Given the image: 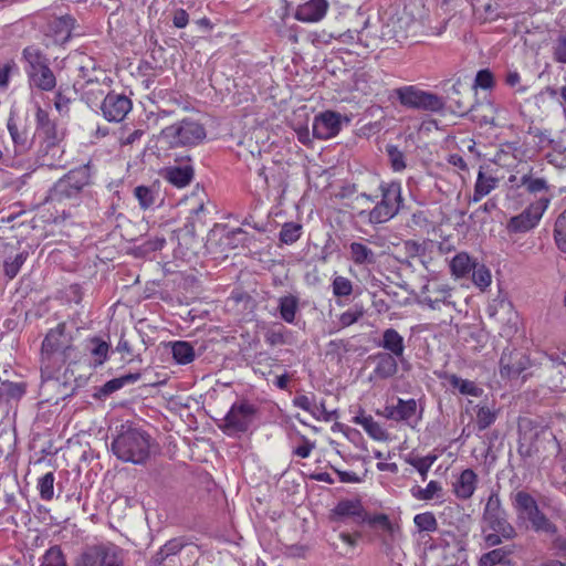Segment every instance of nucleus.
<instances>
[{
	"label": "nucleus",
	"instance_id": "1",
	"mask_svg": "<svg viewBox=\"0 0 566 566\" xmlns=\"http://www.w3.org/2000/svg\"><path fill=\"white\" fill-rule=\"evenodd\" d=\"M115 455L124 462L140 464L149 457V436L136 428H128L113 442Z\"/></svg>",
	"mask_w": 566,
	"mask_h": 566
},
{
	"label": "nucleus",
	"instance_id": "2",
	"mask_svg": "<svg viewBox=\"0 0 566 566\" xmlns=\"http://www.w3.org/2000/svg\"><path fill=\"white\" fill-rule=\"evenodd\" d=\"M549 196H542L530 202L527 207L518 214L513 216L506 223V229L511 233H524L536 228L544 213L551 205Z\"/></svg>",
	"mask_w": 566,
	"mask_h": 566
},
{
	"label": "nucleus",
	"instance_id": "3",
	"mask_svg": "<svg viewBox=\"0 0 566 566\" xmlns=\"http://www.w3.org/2000/svg\"><path fill=\"white\" fill-rule=\"evenodd\" d=\"M384 21L385 36L397 38L398 40L406 38L417 28V21L409 6H405L400 11V4L391 7L381 14Z\"/></svg>",
	"mask_w": 566,
	"mask_h": 566
},
{
	"label": "nucleus",
	"instance_id": "4",
	"mask_svg": "<svg viewBox=\"0 0 566 566\" xmlns=\"http://www.w3.org/2000/svg\"><path fill=\"white\" fill-rule=\"evenodd\" d=\"M513 506L520 521L530 522L536 532L554 533L555 527L539 512L536 501L528 493L520 491L514 495Z\"/></svg>",
	"mask_w": 566,
	"mask_h": 566
},
{
	"label": "nucleus",
	"instance_id": "5",
	"mask_svg": "<svg viewBox=\"0 0 566 566\" xmlns=\"http://www.w3.org/2000/svg\"><path fill=\"white\" fill-rule=\"evenodd\" d=\"M163 136L172 146H193L206 137L203 126L195 120H181L178 124L166 127Z\"/></svg>",
	"mask_w": 566,
	"mask_h": 566
},
{
	"label": "nucleus",
	"instance_id": "6",
	"mask_svg": "<svg viewBox=\"0 0 566 566\" xmlns=\"http://www.w3.org/2000/svg\"><path fill=\"white\" fill-rule=\"evenodd\" d=\"M400 185L390 184L382 191V200L370 212L361 211L359 216L367 218L368 222L378 224L390 220L399 210Z\"/></svg>",
	"mask_w": 566,
	"mask_h": 566
},
{
	"label": "nucleus",
	"instance_id": "7",
	"mask_svg": "<svg viewBox=\"0 0 566 566\" xmlns=\"http://www.w3.org/2000/svg\"><path fill=\"white\" fill-rule=\"evenodd\" d=\"M400 103L407 107L421 108L427 111H439L443 102L437 95L421 91L415 86H403L395 91Z\"/></svg>",
	"mask_w": 566,
	"mask_h": 566
},
{
	"label": "nucleus",
	"instance_id": "8",
	"mask_svg": "<svg viewBox=\"0 0 566 566\" xmlns=\"http://www.w3.org/2000/svg\"><path fill=\"white\" fill-rule=\"evenodd\" d=\"M254 413L253 406L248 402L233 403L224 417L223 431L228 436L245 432L253 422Z\"/></svg>",
	"mask_w": 566,
	"mask_h": 566
},
{
	"label": "nucleus",
	"instance_id": "9",
	"mask_svg": "<svg viewBox=\"0 0 566 566\" xmlns=\"http://www.w3.org/2000/svg\"><path fill=\"white\" fill-rule=\"evenodd\" d=\"M78 566H124V562L116 546L98 545L82 555Z\"/></svg>",
	"mask_w": 566,
	"mask_h": 566
},
{
	"label": "nucleus",
	"instance_id": "10",
	"mask_svg": "<svg viewBox=\"0 0 566 566\" xmlns=\"http://www.w3.org/2000/svg\"><path fill=\"white\" fill-rule=\"evenodd\" d=\"M88 184V177L85 170L71 172L61 178L53 187L50 193L52 201H62L76 197L77 193Z\"/></svg>",
	"mask_w": 566,
	"mask_h": 566
},
{
	"label": "nucleus",
	"instance_id": "11",
	"mask_svg": "<svg viewBox=\"0 0 566 566\" xmlns=\"http://www.w3.org/2000/svg\"><path fill=\"white\" fill-rule=\"evenodd\" d=\"M451 292L448 283L430 279L422 287L420 302L431 310H440L442 305H452Z\"/></svg>",
	"mask_w": 566,
	"mask_h": 566
},
{
	"label": "nucleus",
	"instance_id": "12",
	"mask_svg": "<svg viewBox=\"0 0 566 566\" xmlns=\"http://www.w3.org/2000/svg\"><path fill=\"white\" fill-rule=\"evenodd\" d=\"M483 521L485 523L483 527L484 542L488 546H496L503 539H511L515 536V530L506 521L505 513Z\"/></svg>",
	"mask_w": 566,
	"mask_h": 566
},
{
	"label": "nucleus",
	"instance_id": "13",
	"mask_svg": "<svg viewBox=\"0 0 566 566\" xmlns=\"http://www.w3.org/2000/svg\"><path fill=\"white\" fill-rule=\"evenodd\" d=\"M130 109V99L122 94L111 93L102 103L103 115L109 122L123 120Z\"/></svg>",
	"mask_w": 566,
	"mask_h": 566
},
{
	"label": "nucleus",
	"instance_id": "14",
	"mask_svg": "<svg viewBox=\"0 0 566 566\" xmlns=\"http://www.w3.org/2000/svg\"><path fill=\"white\" fill-rule=\"evenodd\" d=\"M342 127V116L335 112H324L315 116L313 122V135L319 139H328L336 136Z\"/></svg>",
	"mask_w": 566,
	"mask_h": 566
},
{
	"label": "nucleus",
	"instance_id": "15",
	"mask_svg": "<svg viewBox=\"0 0 566 566\" xmlns=\"http://www.w3.org/2000/svg\"><path fill=\"white\" fill-rule=\"evenodd\" d=\"M530 365L528 358L520 350H504L500 360L503 377L512 378L524 371Z\"/></svg>",
	"mask_w": 566,
	"mask_h": 566
},
{
	"label": "nucleus",
	"instance_id": "16",
	"mask_svg": "<svg viewBox=\"0 0 566 566\" xmlns=\"http://www.w3.org/2000/svg\"><path fill=\"white\" fill-rule=\"evenodd\" d=\"M73 19L69 15L54 18L49 22L44 33L48 38L46 45L62 44L69 40L73 29Z\"/></svg>",
	"mask_w": 566,
	"mask_h": 566
},
{
	"label": "nucleus",
	"instance_id": "17",
	"mask_svg": "<svg viewBox=\"0 0 566 566\" xmlns=\"http://www.w3.org/2000/svg\"><path fill=\"white\" fill-rule=\"evenodd\" d=\"M293 405L318 421H332L335 411H328L323 401H317L314 396L298 395L293 399Z\"/></svg>",
	"mask_w": 566,
	"mask_h": 566
},
{
	"label": "nucleus",
	"instance_id": "18",
	"mask_svg": "<svg viewBox=\"0 0 566 566\" xmlns=\"http://www.w3.org/2000/svg\"><path fill=\"white\" fill-rule=\"evenodd\" d=\"M327 10V0H310L297 7L295 18L301 22L314 23L321 21Z\"/></svg>",
	"mask_w": 566,
	"mask_h": 566
},
{
	"label": "nucleus",
	"instance_id": "19",
	"mask_svg": "<svg viewBox=\"0 0 566 566\" xmlns=\"http://www.w3.org/2000/svg\"><path fill=\"white\" fill-rule=\"evenodd\" d=\"M478 475L471 469L463 470L454 480L452 486L457 497L461 500L470 499L476 489Z\"/></svg>",
	"mask_w": 566,
	"mask_h": 566
},
{
	"label": "nucleus",
	"instance_id": "20",
	"mask_svg": "<svg viewBox=\"0 0 566 566\" xmlns=\"http://www.w3.org/2000/svg\"><path fill=\"white\" fill-rule=\"evenodd\" d=\"M161 176L177 188H185L193 177V168L190 165L167 167L161 170Z\"/></svg>",
	"mask_w": 566,
	"mask_h": 566
},
{
	"label": "nucleus",
	"instance_id": "21",
	"mask_svg": "<svg viewBox=\"0 0 566 566\" xmlns=\"http://www.w3.org/2000/svg\"><path fill=\"white\" fill-rule=\"evenodd\" d=\"M17 463L15 439L11 434L0 436V468L7 471L14 469Z\"/></svg>",
	"mask_w": 566,
	"mask_h": 566
},
{
	"label": "nucleus",
	"instance_id": "22",
	"mask_svg": "<svg viewBox=\"0 0 566 566\" xmlns=\"http://www.w3.org/2000/svg\"><path fill=\"white\" fill-rule=\"evenodd\" d=\"M363 516V506L358 500L340 501L332 511L333 521H344L347 518H360Z\"/></svg>",
	"mask_w": 566,
	"mask_h": 566
},
{
	"label": "nucleus",
	"instance_id": "23",
	"mask_svg": "<svg viewBox=\"0 0 566 566\" xmlns=\"http://www.w3.org/2000/svg\"><path fill=\"white\" fill-rule=\"evenodd\" d=\"M475 263L467 252H460L450 260L451 275L457 280L464 279L472 272Z\"/></svg>",
	"mask_w": 566,
	"mask_h": 566
},
{
	"label": "nucleus",
	"instance_id": "24",
	"mask_svg": "<svg viewBox=\"0 0 566 566\" xmlns=\"http://www.w3.org/2000/svg\"><path fill=\"white\" fill-rule=\"evenodd\" d=\"M349 259L356 265H370L376 262L375 252L365 243L360 241L352 242L348 245Z\"/></svg>",
	"mask_w": 566,
	"mask_h": 566
},
{
	"label": "nucleus",
	"instance_id": "25",
	"mask_svg": "<svg viewBox=\"0 0 566 566\" xmlns=\"http://www.w3.org/2000/svg\"><path fill=\"white\" fill-rule=\"evenodd\" d=\"M353 421L356 424L363 427V429L369 434L370 438L377 441H384L387 439V433L382 427L374 420V418L365 412H359L354 417Z\"/></svg>",
	"mask_w": 566,
	"mask_h": 566
},
{
	"label": "nucleus",
	"instance_id": "26",
	"mask_svg": "<svg viewBox=\"0 0 566 566\" xmlns=\"http://www.w3.org/2000/svg\"><path fill=\"white\" fill-rule=\"evenodd\" d=\"M447 379L450 386L463 396L480 397L483 394V389L472 380L463 379L454 374L448 375Z\"/></svg>",
	"mask_w": 566,
	"mask_h": 566
},
{
	"label": "nucleus",
	"instance_id": "27",
	"mask_svg": "<svg viewBox=\"0 0 566 566\" xmlns=\"http://www.w3.org/2000/svg\"><path fill=\"white\" fill-rule=\"evenodd\" d=\"M496 185L497 179L495 177L486 175L480 170L474 187L473 201H480L483 197L488 196L493 189H495Z\"/></svg>",
	"mask_w": 566,
	"mask_h": 566
},
{
	"label": "nucleus",
	"instance_id": "28",
	"mask_svg": "<svg viewBox=\"0 0 566 566\" xmlns=\"http://www.w3.org/2000/svg\"><path fill=\"white\" fill-rule=\"evenodd\" d=\"M382 347L389 350L394 356L400 357L403 354V338L395 329H386L382 336Z\"/></svg>",
	"mask_w": 566,
	"mask_h": 566
},
{
	"label": "nucleus",
	"instance_id": "29",
	"mask_svg": "<svg viewBox=\"0 0 566 566\" xmlns=\"http://www.w3.org/2000/svg\"><path fill=\"white\" fill-rule=\"evenodd\" d=\"M396 413L400 419L407 421L412 427L418 423L419 417L417 415V402L413 399H399L396 407Z\"/></svg>",
	"mask_w": 566,
	"mask_h": 566
},
{
	"label": "nucleus",
	"instance_id": "30",
	"mask_svg": "<svg viewBox=\"0 0 566 566\" xmlns=\"http://www.w3.org/2000/svg\"><path fill=\"white\" fill-rule=\"evenodd\" d=\"M411 495L419 501H431L433 499H440L442 496V486L437 481H430L426 488H412Z\"/></svg>",
	"mask_w": 566,
	"mask_h": 566
},
{
	"label": "nucleus",
	"instance_id": "31",
	"mask_svg": "<svg viewBox=\"0 0 566 566\" xmlns=\"http://www.w3.org/2000/svg\"><path fill=\"white\" fill-rule=\"evenodd\" d=\"M39 122H42V118L40 117V113L38 112V123ZM39 129H41V133L45 135V154L52 151V156H55V154L59 151V136L56 134L55 127L51 123L46 122L41 123V127L38 126V130Z\"/></svg>",
	"mask_w": 566,
	"mask_h": 566
},
{
	"label": "nucleus",
	"instance_id": "32",
	"mask_svg": "<svg viewBox=\"0 0 566 566\" xmlns=\"http://www.w3.org/2000/svg\"><path fill=\"white\" fill-rule=\"evenodd\" d=\"M134 196L137 199L139 207L143 210H147L156 205L158 191L153 187L138 186L134 190Z\"/></svg>",
	"mask_w": 566,
	"mask_h": 566
},
{
	"label": "nucleus",
	"instance_id": "33",
	"mask_svg": "<svg viewBox=\"0 0 566 566\" xmlns=\"http://www.w3.org/2000/svg\"><path fill=\"white\" fill-rule=\"evenodd\" d=\"M171 352L175 360L178 364L186 365L193 360L195 350L188 342H175L171 345Z\"/></svg>",
	"mask_w": 566,
	"mask_h": 566
},
{
	"label": "nucleus",
	"instance_id": "34",
	"mask_svg": "<svg viewBox=\"0 0 566 566\" xmlns=\"http://www.w3.org/2000/svg\"><path fill=\"white\" fill-rule=\"evenodd\" d=\"M398 370V364L392 355L380 354L375 373L382 378L394 376Z\"/></svg>",
	"mask_w": 566,
	"mask_h": 566
},
{
	"label": "nucleus",
	"instance_id": "35",
	"mask_svg": "<svg viewBox=\"0 0 566 566\" xmlns=\"http://www.w3.org/2000/svg\"><path fill=\"white\" fill-rule=\"evenodd\" d=\"M472 282L481 291H485L492 283V274L484 264L475 263L472 270Z\"/></svg>",
	"mask_w": 566,
	"mask_h": 566
},
{
	"label": "nucleus",
	"instance_id": "36",
	"mask_svg": "<svg viewBox=\"0 0 566 566\" xmlns=\"http://www.w3.org/2000/svg\"><path fill=\"white\" fill-rule=\"evenodd\" d=\"M56 85V78L53 71L38 61V88L52 90Z\"/></svg>",
	"mask_w": 566,
	"mask_h": 566
},
{
	"label": "nucleus",
	"instance_id": "37",
	"mask_svg": "<svg viewBox=\"0 0 566 566\" xmlns=\"http://www.w3.org/2000/svg\"><path fill=\"white\" fill-rule=\"evenodd\" d=\"M28 256H29V252L22 251V252L18 253L13 259H11V258L6 259L4 263H3L4 274L9 279L15 277V275L19 273L21 266L23 265V263L25 262Z\"/></svg>",
	"mask_w": 566,
	"mask_h": 566
},
{
	"label": "nucleus",
	"instance_id": "38",
	"mask_svg": "<svg viewBox=\"0 0 566 566\" xmlns=\"http://www.w3.org/2000/svg\"><path fill=\"white\" fill-rule=\"evenodd\" d=\"M554 240L557 248L566 253V209L556 219Z\"/></svg>",
	"mask_w": 566,
	"mask_h": 566
},
{
	"label": "nucleus",
	"instance_id": "39",
	"mask_svg": "<svg viewBox=\"0 0 566 566\" xmlns=\"http://www.w3.org/2000/svg\"><path fill=\"white\" fill-rule=\"evenodd\" d=\"M0 394L7 397V405L12 400H19L25 394L23 382L3 381L1 382Z\"/></svg>",
	"mask_w": 566,
	"mask_h": 566
},
{
	"label": "nucleus",
	"instance_id": "40",
	"mask_svg": "<svg viewBox=\"0 0 566 566\" xmlns=\"http://www.w3.org/2000/svg\"><path fill=\"white\" fill-rule=\"evenodd\" d=\"M437 459L438 455L430 453L424 457H412L408 460V462L419 472L422 480H426L428 471L437 461Z\"/></svg>",
	"mask_w": 566,
	"mask_h": 566
},
{
	"label": "nucleus",
	"instance_id": "41",
	"mask_svg": "<svg viewBox=\"0 0 566 566\" xmlns=\"http://www.w3.org/2000/svg\"><path fill=\"white\" fill-rule=\"evenodd\" d=\"M413 523L418 532H434L438 527L436 516L431 512L415 515Z\"/></svg>",
	"mask_w": 566,
	"mask_h": 566
},
{
	"label": "nucleus",
	"instance_id": "42",
	"mask_svg": "<svg viewBox=\"0 0 566 566\" xmlns=\"http://www.w3.org/2000/svg\"><path fill=\"white\" fill-rule=\"evenodd\" d=\"M302 234V226L295 222H286L280 232V240L285 244L296 242Z\"/></svg>",
	"mask_w": 566,
	"mask_h": 566
},
{
	"label": "nucleus",
	"instance_id": "43",
	"mask_svg": "<svg viewBox=\"0 0 566 566\" xmlns=\"http://www.w3.org/2000/svg\"><path fill=\"white\" fill-rule=\"evenodd\" d=\"M364 315L361 305H354L352 308L345 311L338 316L337 326L344 328L356 323Z\"/></svg>",
	"mask_w": 566,
	"mask_h": 566
},
{
	"label": "nucleus",
	"instance_id": "44",
	"mask_svg": "<svg viewBox=\"0 0 566 566\" xmlns=\"http://www.w3.org/2000/svg\"><path fill=\"white\" fill-rule=\"evenodd\" d=\"M297 301L294 296H284L280 300V313L282 318L292 323L295 318Z\"/></svg>",
	"mask_w": 566,
	"mask_h": 566
},
{
	"label": "nucleus",
	"instance_id": "45",
	"mask_svg": "<svg viewBox=\"0 0 566 566\" xmlns=\"http://www.w3.org/2000/svg\"><path fill=\"white\" fill-rule=\"evenodd\" d=\"M138 379V375L136 374H128V375H125V376H122V377H118V378H114L109 381H107L103 388H102V391L103 394H112L120 388H123L125 385L127 384H133L135 381H137Z\"/></svg>",
	"mask_w": 566,
	"mask_h": 566
},
{
	"label": "nucleus",
	"instance_id": "46",
	"mask_svg": "<svg viewBox=\"0 0 566 566\" xmlns=\"http://www.w3.org/2000/svg\"><path fill=\"white\" fill-rule=\"evenodd\" d=\"M332 290L337 297L349 296L353 292V283L345 276L336 275L332 282Z\"/></svg>",
	"mask_w": 566,
	"mask_h": 566
},
{
	"label": "nucleus",
	"instance_id": "47",
	"mask_svg": "<svg viewBox=\"0 0 566 566\" xmlns=\"http://www.w3.org/2000/svg\"><path fill=\"white\" fill-rule=\"evenodd\" d=\"M476 408V426L479 430H484L495 421L496 413L486 406H478Z\"/></svg>",
	"mask_w": 566,
	"mask_h": 566
},
{
	"label": "nucleus",
	"instance_id": "48",
	"mask_svg": "<svg viewBox=\"0 0 566 566\" xmlns=\"http://www.w3.org/2000/svg\"><path fill=\"white\" fill-rule=\"evenodd\" d=\"M54 474L49 472L39 481L40 496L44 501H50L54 497Z\"/></svg>",
	"mask_w": 566,
	"mask_h": 566
},
{
	"label": "nucleus",
	"instance_id": "49",
	"mask_svg": "<svg viewBox=\"0 0 566 566\" xmlns=\"http://www.w3.org/2000/svg\"><path fill=\"white\" fill-rule=\"evenodd\" d=\"M521 185L524 186L531 193H537L548 190V185L545 179L533 178L531 175L522 176Z\"/></svg>",
	"mask_w": 566,
	"mask_h": 566
},
{
	"label": "nucleus",
	"instance_id": "50",
	"mask_svg": "<svg viewBox=\"0 0 566 566\" xmlns=\"http://www.w3.org/2000/svg\"><path fill=\"white\" fill-rule=\"evenodd\" d=\"M18 71L13 61L0 60V90H6L10 77Z\"/></svg>",
	"mask_w": 566,
	"mask_h": 566
},
{
	"label": "nucleus",
	"instance_id": "51",
	"mask_svg": "<svg viewBox=\"0 0 566 566\" xmlns=\"http://www.w3.org/2000/svg\"><path fill=\"white\" fill-rule=\"evenodd\" d=\"M41 566H67L59 547L50 548L43 556Z\"/></svg>",
	"mask_w": 566,
	"mask_h": 566
},
{
	"label": "nucleus",
	"instance_id": "52",
	"mask_svg": "<svg viewBox=\"0 0 566 566\" xmlns=\"http://www.w3.org/2000/svg\"><path fill=\"white\" fill-rule=\"evenodd\" d=\"M494 83L493 73L488 69L481 70L476 73L474 88L491 90L494 86Z\"/></svg>",
	"mask_w": 566,
	"mask_h": 566
},
{
	"label": "nucleus",
	"instance_id": "53",
	"mask_svg": "<svg viewBox=\"0 0 566 566\" xmlns=\"http://www.w3.org/2000/svg\"><path fill=\"white\" fill-rule=\"evenodd\" d=\"M406 250L411 259H419V261L427 266V260H426V250L427 247L424 243H417L413 241L406 242Z\"/></svg>",
	"mask_w": 566,
	"mask_h": 566
},
{
	"label": "nucleus",
	"instance_id": "54",
	"mask_svg": "<svg viewBox=\"0 0 566 566\" xmlns=\"http://www.w3.org/2000/svg\"><path fill=\"white\" fill-rule=\"evenodd\" d=\"M504 514L503 510L501 509V502L496 494H491L488 499L484 513H483V520L484 518H493L495 515Z\"/></svg>",
	"mask_w": 566,
	"mask_h": 566
},
{
	"label": "nucleus",
	"instance_id": "55",
	"mask_svg": "<svg viewBox=\"0 0 566 566\" xmlns=\"http://www.w3.org/2000/svg\"><path fill=\"white\" fill-rule=\"evenodd\" d=\"M387 151L392 169L395 171L403 170L406 168L403 154L394 146L388 147Z\"/></svg>",
	"mask_w": 566,
	"mask_h": 566
},
{
	"label": "nucleus",
	"instance_id": "56",
	"mask_svg": "<svg viewBox=\"0 0 566 566\" xmlns=\"http://www.w3.org/2000/svg\"><path fill=\"white\" fill-rule=\"evenodd\" d=\"M505 558V552L503 549H493L480 558L481 566H494L501 563Z\"/></svg>",
	"mask_w": 566,
	"mask_h": 566
},
{
	"label": "nucleus",
	"instance_id": "57",
	"mask_svg": "<svg viewBox=\"0 0 566 566\" xmlns=\"http://www.w3.org/2000/svg\"><path fill=\"white\" fill-rule=\"evenodd\" d=\"M23 59L29 63V70H27L30 82L35 77V49L28 46L23 50Z\"/></svg>",
	"mask_w": 566,
	"mask_h": 566
},
{
	"label": "nucleus",
	"instance_id": "58",
	"mask_svg": "<svg viewBox=\"0 0 566 566\" xmlns=\"http://www.w3.org/2000/svg\"><path fill=\"white\" fill-rule=\"evenodd\" d=\"M505 83L511 87H516L517 93H525L527 91L526 86L520 85L521 75L516 70L507 71Z\"/></svg>",
	"mask_w": 566,
	"mask_h": 566
},
{
	"label": "nucleus",
	"instance_id": "59",
	"mask_svg": "<svg viewBox=\"0 0 566 566\" xmlns=\"http://www.w3.org/2000/svg\"><path fill=\"white\" fill-rule=\"evenodd\" d=\"M92 353L95 356V364L102 365L107 358L108 344L105 342L97 343Z\"/></svg>",
	"mask_w": 566,
	"mask_h": 566
},
{
	"label": "nucleus",
	"instance_id": "60",
	"mask_svg": "<svg viewBox=\"0 0 566 566\" xmlns=\"http://www.w3.org/2000/svg\"><path fill=\"white\" fill-rule=\"evenodd\" d=\"M313 449H314V443H312L310 440L304 438L303 442L298 447L295 448L294 453L302 459H306L310 457Z\"/></svg>",
	"mask_w": 566,
	"mask_h": 566
},
{
	"label": "nucleus",
	"instance_id": "61",
	"mask_svg": "<svg viewBox=\"0 0 566 566\" xmlns=\"http://www.w3.org/2000/svg\"><path fill=\"white\" fill-rule=\"evenodd\" d=\"M555 57L558 62L566 63V39L559 38L555 46Z\"/></svg>",
	"mask_w": 566,
	"mask_h": 566
},
{
	"label": "nucleus",
	"instance_id": "62",
	"mask_svg": "<svg viewBox=\"0 0 566 566\" xmlns=\"http://www.w3.org/2000/svg\"><path fill=\"white\" fill-rule=\"evenodd\" d=\"M188 24V13L180 9L175 12L174 25L177 28H185Z\"/></svg>",
	"mask_w": 566,
	"mask_h": 566
},
{
	"label": "nucleus",
	"instance_id": "63",
	"mask_svg": "<svg viewBox=\"0 0 566 566\" xmlns=\"http://www.w3.org/2000/svg\"><path fill=\"white\" fill-rule=\"evenodd\" d=\"M483 15L486 20H494L499 18L501 14L496 11V8L492 3V1L486 2L483 4Z\"/></svg>",
	"mask_w": 566,
	"mask_h": 566
},
{
	"label": "nucleus",
	"instance_id": "64",
	"mask_svg": "<svg viewBox=\"0 0 566 566\" xmlns=\"http://www.w3.org/2000/svg\"><path fill=\"white\" fill-rule=\"evenodd\" d=\"M294 129H295L298 140L302 144L307 145L311 142V134H310L307 126H300V127H295Z\"/></svg>",
	"mask_w": 566,
	"mask_h": 566
}]
</instances>
